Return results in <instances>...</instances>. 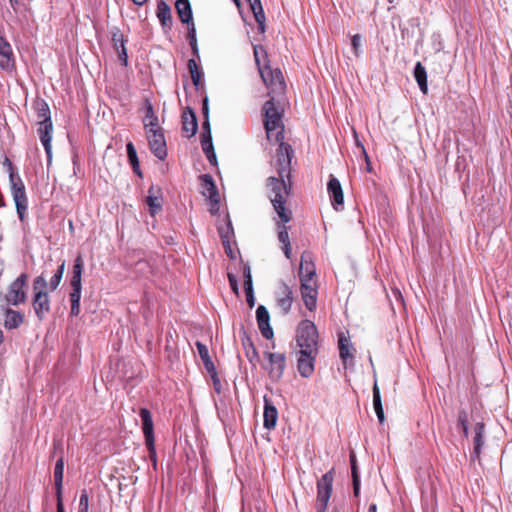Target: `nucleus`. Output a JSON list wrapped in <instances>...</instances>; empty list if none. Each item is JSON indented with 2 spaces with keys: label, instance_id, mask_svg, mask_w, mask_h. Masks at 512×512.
<instances>
[{
  "label": "nucleus",
  "instance_id": "obj_1",
  "mask_svg": "<svg viewBox=\"0 0 512 512\" xmlns=\"http://www.w3.org/2000/svg\"><path fill=\"white\" fill-rule=\"evenodd\" d=\"M268 197L279 219L289 222L292 219V210L286 206L291 193V179L286 177L270 176L266 182Z\"/></svg>",
  "mask_w": 512,
  "mask_h": 512
},
{
  "label": "nucleus",
  "instance_id": "obj_2",
  "mask_svg": "<svg viewBox=\"0 0 512 512\" xmlns=\"http://www.w3.org/2000/svg\"><path fill=\"white\" fill-rule=\"evenodd\" d=\"M33 106L37 116V132L47 154L48 162H50L52 158L51 139L53 131L50 108L47 102L43 99H37Z\"/></svg>",
  "mask_w": 512,
  "mask_h": 512
},
{
  "label": "nucleus",
  "instance_id": "obj_3",
  "mask_svg": "<svg viewBox=\"0 0 512 512\" xmlns=\"http://www.w3.org/2000/svg\"><path fill=\"white\" fill-rule=\"evenodd\" d=\"M263 113L267 139L275 143L280 142L283 140L284 132L282 112L281 109L275 105L273 96L270 100L265 102L263 106Z\"/></svg>",
  "mask_w": 512,
  "mask_h": 512
},
{
  "label": "nucleus",
  "instance_id": "obj_4",
  "mask_svg": "<svg viewBox=\"0 0 512 512\" xmlns=\"http://www.w3.org/2000/svg\"><path fill=\"white\" fill-rule=\"evenodd\" d=\"M142 112V123L149 148L156 157L160 158V142L158 140L160 125L153 106L148 99H145Z\"/></svg>",
  "mask_w": 512,
  "mask_h": 512
},
{
  "label": "nucleus",
  "instance_id": "obj_5",
  "mask_svg": "<svg viewBox=\"0 0 512 512\" xmlns=\"http://www.w3.org/2000/svg\"><path fill=\"white\" fill-rule=\"evenodd\" d=\"M32 307L40 321L44 320L50 312L48 282L43 275L37 276L33 281Z\"/></svg>",
  "mask_w": 512,
  "mask_h": 512
},
{
  "label": "nucleus",
  "instance_id": "obj_6",
  "mask_svg": "<svg viewBox=\"0 0 512 512\" xmlns=\"http://www.w3.org/2000/svg\"><path fill=\"white\" fill-rule=\"evenodd\" d=\"M297 350L319 352V333L315 324L310 320H302L296 328Z\"/></svg>",
  "mask_w": 512,
  "mask_h": 512
},
{
  "label": "nucleus",
  "instance_id": "obj_7",
  "mask_svg": "<svg viewBox=\"0 0 512 512\" xmlns=\"http://www.w3.org/2000/svg\"><path fill=\"white\" fill-rule=\"evenodd\" d=\"M140 417L142 420V430L145 437V445L149 451V458L152 461L153 467L157 469V451L155 447V438L153 433V421L148 409L142 408L140 410Z\"/></svg>",
  "mask_w": 512,
  "mask_h": 512
},
{
  "label": "nucleus",
  "instance_id": "obj_8",
  "mask_svg": "<svg viewBox=\"0 0 512 512\" xmlns=\"http://www.w3.org/2000/svg\"><path fill=\"white\" fill-rule=\"evenodd\" d=\"M333 480V473L329 471L317 481V512H326L332 494Z\"/></svg>",
  "mask_w": 512,
  "mask_h": 512
},
{
  "label": "nucleus",
  "instance_id": "obj_9",
  "mask_svg": "<svg viewBox=\"0 0 512 512\" xmlns=\"http://www.w3.org/2000/svg\"><path fill=\"white\" fill-rule=\"evenodd\" d=\"M260 76L266 86L270 89V94H281L285 90V83L282 72L279 69H271L269 65L260 68Z\"/></svg>",
  "mask_w": 512,
  "mask_h": 512
},
{
  "label": "nucleus",
  "instance_id": "obj_10",
  "mask_svg": "<svg viewBox=\"0 0 512 512\" xmlns=\"http://www.w3.org/2000/svg\"><path fill=\"white\" fill-rule=\"evenodd\" d=\"M279 143L276 151L275 169L280 177H286L289 181L291 178V158L292 149L289 145L285 144L283 140Z\"/></svg>",
  "mask_w": 512,
  "mask_h": 512
},
{
  "label": "nucleus",
  "instance_id": "obj_11",
  "mask_svg": "<svg viewBox=\"0 0 512 512\" xmlns=\"http://www.w3.org/2000/svg\"><path fill=\"white\" fill-rule=\"evenodd\" d=\"M27 279V274L22 273L9 285L7 294L5 296V300L8 304L17 306L26 301L27 295L25 288Z\"/></svg>",
  "mask_w": 512,
  "mask_h": 512
},
{
  "label": "nucleus",
  "instance_id": "obj_12",
  "mask_svg": "<svg viewBox=\"0 0 512 512\" xmlns=\"http://www.w3.org/2000/svg\"><path fill=\"white\" fill-rule=\"evenodd\" d=\"M11 192L16 205L17 213L21 221L24 220L28 207V200L25 192V186L20 178L10 175Z\"/></svg>",
  "mask_w": 512,
  "mask_h": 512
},
{
  "label": "nucleus",
  "instance_id": "obj_13",
  "mask_svg": "<svg viewBox=\"0 0 512 512\" xmlns=\"http://www.w3.org/2000/svg\"><path fill=\"white\" fill-rule=\"evenodd\" d=\"M265 357L269 361V366L266 368L269 378L273 382H278L286 368V356L283 353L265 352Z\"/></svg>",
  "mask_w": 512,
  "mask_h": 512
},
{
  "label": "nucleus",
  "instance_id": "obj_14",
  "mask_svg": "<svg viewBox=\"0 0 512 512\" xmlns=\"http://www.w3.org/2000/svg\"><path fill=\"white\" fill-rule=\"evenodd\" d=\"M319 352L296 350L297 369L304 378H309L315 370V362Z\"/></svg>",
  "mask_w": 512,
  "mask_h": 512
},
{
  "label": "nucleus",
  "instance_id": "obj_15",
  "mask_svg": "<svg viewBox=\"0 0 512 512\" xmlns=\"http://www.w3.org/2000/svg\"><path fill=\"white\" fill-rule=\"evenodd\" d=\"M300 292L305 307L309 311H314L317 306L318 295L316 280L302 279V282H300Z\"/></svg>",
  "mask_w": 512,
  "mask_h": 512
},
{
  "label": "nucleus",
  "instance_id": "obj_16",
  "mask_svg": "<svg viewBox=\"0 0 512 512\" xmlns=\"http://www.w3.org/2000/svg\"><path fill=\"white\" fill-rule=\"evenodd\" d=\"M293 301L294 296L292 289L286 283L282 282L276 292V305L283 315H287L290 312Z\"/></svg>",
  "mask_w": 512,
  "mask_h": 512
},
{
  "label": "nucleus",
  "instance_id": "obj_17",
  "mask_svg": "<svg viewBox=\"0 0 512 512\" xmlns=\"http://www.w3.org/2000/svg\"><path fill=\"white\" fill-rule=\"evenodd\" d=\"M327 191L333 208L340 210L344 204V194L340 181L334 175H330Z\"/></svg>",
  "mask_w": 512,
  "mask_h": 512
},
{
  "label": "nucleus",
  "instance_id": "obj_18",
  "mask_svg": "<svg viewBox=\"0 0 512 512\" xmlns=\"http://www.w3.org/2000/svg\"><path fill=\"white\" fill-rule=\"evenodd\" d=\"M256 320L258 328L262 336L266 339H272L274 336L273 329L270 325V315L267 308L259 305L256 310Z\"/></svg>",
  "mask_w": 512,
  "mask_h": 512
},
{
  "label": "nucleus",
  "instance_id": "obj_19",
  "mask_svg": "<svg viewBox=\"0 0 512 512\" xmlns=\"http://www.w3.org/2000/svg\"><path fill=\"white\" fill-rule=\"evenodd\" d=\"M112 34V45L116 53L118 54V59L123 65H127L128 57L127 51L125 48V39L123 33L116 27H114L111 31Z\"/></svg>",
  "mask_w": 512,
  "mask_h": 512
},
{
  "label": "nucleus",
  "instance_id": "obj_20",
  "mask_svg": "<svg viewBox=\"0 0 512 512\" xmlns=\"http://www.w3.org/2000/svg\"><path fill=\"white\" fill-rule=\"evenodd\" d=\"M14 67L13 52L10 44L0 36V68L12 70Z\"/></svg>",
  "mask_w": 512,
  "mask_h": 512
},
{
  "label": "nucleus",
  "instance_id": "obj_21",
  "mask_svg": "<svg viewBox=\"0 0 512 512\" xmlns=\"http://www.w3.org/2000/svg\"><path fill=\"white\" fill-rule=\"evenodd\" d=\"M201 188H202V194L209 198L212 203L218 204L219 202V195L217 192V188L214 184L213 178L208 175L204 174L201 175Z\"/></svg>",
  "mask_w": 512,
  "mask_h": 512
},
{
  "label": "nucleus",
  "instance_id": "obj_22",
  "mask_svg": "<svg viewBox=\"0 0 512 512\" xmlns=\"http://www.w3.org/2000/svg\"><path fill=\"white\" fill-rule=\"evenodd\" d=\"M316 275L315 266L312 262L310 256L308 254H303L301 256V262L299 267V279L302 282V279H309L310 281H314V277Z\"/></svg>",
  "mask_w": 512,
  "mask_h": 512
},
{
  "label": "nucleus",
  "instance_id": "obj_23",
  "mask_svg": "<svg viewBox=\"0 0 512 512\" xmlns=\"http://www.w3.org/2000/svg\"><path fill=\"white\" fill-rule=\"evenodd\" d=\"M178 335L175 330H168L166 334V352L168 353V360L173 365L179 360V352L177 351V339Z\"/></svg>",
  "mask_w": 512,
  "mask_h": 512
},
{
  "label": "nucleus",
  "instance_id": "obj_24",
  "mask_svg": "<svg viewBox=\"0 0 512 512\" xmlns=\"http://www.w3.org/2000/svg\"><path fill=\"white\" fill-rule=\"evenodd\" d=\"M264 427L268 430L274 429L278 419V411L276 407L265 398L264 405Z\"/></svg>",
  "mask_w": 512,
  "mask_h": 512
},
{
  "label": "nucleus",
  "instance_id": "obj_25",
  "mask_svg": "<svg viewBox=\"0 0 512 512\" xmlns=\"http://www.w3.org/2000/svg\"><path fill=\"white\" fill-rule=\"evenodd\" d=\"M24 322V315L19 311L7 308L5 310L4 327L12 330L17 329Z\"/></svg>",
  "mask_w": 512,
  "mask_h": 512
},
{
  "label": "nucleus",
  "instance_id": "obj_26",
  "mask_svg": "<svg viewBox=\"0 0 512 512\" xmlns=\"http://www.w3.org/2000/svg\"><path fill=\"white\" fill-rule=\"evenodd\" d=\"M277 222V230H278V240L283 244L282 250L287 259L291 258V246L288 235V227L286 226L287 222H282L281 219Z\"/></svg>",
  "mask_w": 512,
  "mask_h": 512
},
{
  "label": "nucleus",
  "instance_id": "obj_27",
  "mask_svg": "<svg viewBox=\"0 0 512 512\" xmlns=\"http://www.w3.org/2000/svg\"><path fill=\"white\" fill-rule=\"evenodd\" d=\"M338 347L340 358L342 359L344 364H347L349 359H353V347L350 342V339L346 337L344 333L339 334Z\"/></svg>",
  "mask_w": 512,
  "mask_h": 512
},
{
  "label": "nucleus",
  "instance_id": "obj_28",
  "mask_svg": "<svg viewBox=\"0 0 512 512\" xmlns=\"http://www.w3.org/2000/svg\"><path fill=\"white\" fill-rule=\"evenodd\" d=\"M177 13L183 23L193 22L192 9L189 0H177L175 3Z\"/></svg>",
  "mask_w": 512,
  "mask_h": 512
},
{
  "label": "nucleus",
  "instance_id": "obj_29",
  "mask_svg": "<svg viewBox=\"0 0 512 512\" xmlns=\"http://www.w3.org/2000/svg\"><path fill=\"white\" fill-rule=\"evenodd\" d=\"M197 119L192 110L188 113L183 114V131L187 134V137H192L197 131Z\"/></svg>",
  "mask_w": 512,
  "mask_h": 512
},
{
  "label": "nucleus",
  "instance_id": "obj_30",
  "mask_svg": "<svg viewBox=\"0 0 512 512\" xmlns=\"http://www.w3.org/2000/svg\"><path fill=\"white\" fill-rule=\"evenodd\" d=\"M414 77L415 80L422 91L423 94L428 93V85H427V72L425 67L420 63L417 62L414 68Z\"/></svg>",
  "mask_w": 512,
  "mask_h": 512
},
{
  "label": "nucleus",
  "instance_id": "obj_31",
  "mask_svg": "<svg viewBox=\"0 0 512 512\" xmlns=\"http://www.w3.org/2000/svg\"><path fill=\"white\" fill-rule=\"evenodd\" d=\"M148 193H149V195L146 198V203L149 207L150 215L153 218V221L151 222V226H152V228L155 229L157 227L155 215L158 211L160 204L158 201V196L154 194V186L150 187Z\"/></svg>",
  "mask_w": 512,
  "mask_h": 512
},
{
  "label": "nucleus",
  "instance_id": "obj_32",
  "mask_svg": "<svg viewBox=\"0 0 512 512\" xmlns=\"http://www.w3.org/2000/svg\"><path fill=\"white\" fill-rule=\"evenodd\" d=\"M485 426L483 423L479 422L475 425L474 431V451H473V457L478 458L481 452V448L484 444L483 440V434H484Z\"/></svg>",
  "mask_w": 512,
  "mask_h": 512
},
{
  "label": "nucleus",
  "instance_id": "obj_33",
  "mask_svg": "<svg viewBox=\"0 0 512 512\" xmlns=\"http://www.w3.org/2000/svg\"><path fill=\"white\" fill-rule=\"evenodd\" d=\"M187 66L191 75L192 82L198 88L202 84L204 73L198 66L195 59H189Z\"/></svg>",
  "mask_w": 512,
  "mask_h": 512
},
{
  "label": "nucleus",
  "instance_id": "obj_34",
  "mask_svg": "<svg viewBox=\"0 0 512 512\" xmlns=\"http://www.w3.org/2000/svg\"><path fill=\"white\" fill-rule=\"evenodd\" d=\"M250 4L251 10L254 14L255 20L259 28L264 32L265 15L260 0H247Z\"/></svg>",
  "mask_w": 512,
  "mask_h": 512
},
{
  "label": "nucleus",
  "instance_id": "obj_35",
  "mask_svg": "<svg viewBox=\"0 0 512 512\" xmlns=\"http://www.w3.org/2000/svg\"><path fill=\"white\" fill-rule=\"evenodd\" d=\"M72 291L70 293L71 301V315L78 316L80 313V299L82 286H71Z\"/></svg>",
  "mask_w": 512,
  "mask_h": 512
},
{
  "label": "nucleus",
  "instance_id": "obj_36",
  "mask_svg": "<svg viewBox=\"0 0 512 512\" xmlns=\"http://www.w3.org/2000/svg\"><path fill=\"white\" fill-rule=\"evenodd\" d=\"M63 473H64V461H63V458H60L56 462V465L54 468V480H55L57 496L62 495Z\"/></svg>",
  "mask_w": 512,
  "mask_h": 512
},
{
  "label": "nucleus",
  "instance_id": "obj_37",
  "mask_svg": "<svg viewBox=\"0 0 512 512\" xmlns=\"http://www.w3.org/2000/svg\"><path fill=\"white\" fill-rule=\"evenodd\" d=\"M373 406L380 423L384 422V411L382 407L380 390L377 382L373 385Z\"/></svg>",
  "mask_w": 512,
  "mask_h": 512
},
{
  "label": "nucleus",
  "instance_id": "obj_38",
  "mask_svg": "<svg viewBox=\"0 0 512 512\" xmlns=\"http://www.w3.org/2000/svg\"><path fill=\"white\" fill-rule=\"evenodd\" d=\"M126 149H127L128 160H129V163L131 164V166L133 168V171L138 176H142V173L140 171L139 160H138V156H137V152H136L135 146L133 145L132 142H128L127 145H126Z\"/></svg>",
  "mask_w": 512,
  "mask_h": 512
},
{
  "label": "nucleus",
  "instance_id": "obj_39",
  "mask_svg": "<svg viewBox=\"0 0 512 512\" xmlns=\"http://www.w3.org/2000/svg\"><path fill=\"white\" fill-rule=\"evenodd\" d=\"M84 262L82 257L79 255L76 257L73 266V276L71 279V286H82L81 275L83 270Z\"/></svg>",
  "mask_w": 512,
  "mask_h": 512
},
{
  "label": "nucleus",
  "instance_id": "obj_40",
  "mask_svg": "<svg viewBox=\"0 0 512 512\" xmlns=\"http://www.w3.org/2000/svg\"><path fill=\"white\" fill-rule=\"evenodd\" d=\"M350 463H351V472H352V480H353V491H354V495L358 496L359 490H360V478H359V474H358V470H357L356 458H355L354 453L350 454Z\"/></svg>",
  "mask_w": 512,
  "mask_h": 512
},
{
  "label": "nucleus",
  "instance_id": "obj_41",
  "mask_svg": "<svg viewBox=\"0 0 512 512\" xmlns=\"http://www.w3.org/2000/svg\"><path fill=\"white\" fill-rule=\"evenodd\" d=\"M64 270H65V262H62V264L58 267L57 272L51 277V279L48 283V288L50 289V291H54L57 289V287L59 286V284L61 282Z\"/></svg>",
  "mask_w": 512,
  "mask_h": 512
},
{
  "label": "nucleus",
  "instance_id": "obj_42",
  "mask_svg": "<svg viewBox=\"0 0 512 512\" xmlns=\"http://www.w3.org/2000/svg\"><path fill=\"white\" fill-rule=\"evenodd\" d=\"M243 277H244L245 293L252 292L253 291L252 275H251L250 266L248 264L244 265Z\"/></svg>",
  "mask_w": 512,
  "mask_h": 512
},
{
  "label": "nucleus",
  "instance_id": "obj_43",
  "mask_svg": "<svg viewBox=\"0 0 512 512\" xmlns=\"http://www.w3.org/2000/svg\"><path fill=\"white\" fill-rule=\"evenodd\" d=\"M254 58H255V62L258 66V70L260 71V68H263V66H261V60H265L267 58V54H266V51L265 49L260 46V45H256L254 46Z\"/></svg>",
  "mask_w": 512,
  "mask_h": 512
},
{
  "label": "nucleus",
  "instance_id": "obj_44",
  "mask_svg": "<svg viewBox=\"0 0 512 512\" xmlns=\"http://www.w3.org/2000/svg\"><path fill=\"white\" fill-rule=\"evenodd\" d=\"M203 364H204V367L206 368L207 372L211 375L213 381H214V384L215 386L217 384H219V379L216 377V370H215V366L211 360V358H208V360H204L203 361Z\"/></svg>",
  "mask_w": 512,
  "mask_h": 512
},
{
  "label": "nucleus",
  "instance_id": "obj_45",
  "mask_svg": "<svg viewBox=\"0 0 512 512\" xmlns=\"http://www.w3.org/2000/svg\"><path fill=\"white\" fill-rule=\"evenodd\" d=\"M351 45H352V50H353L355 56H357V57L360 56V54H361V50H360L361 36L359 34H355L352 36Z\"/></svg>",
  "mask_w": 512,
  "mask_h": 512
},
{
  "label": "nucleus",
  "instance_id": "obj_46",
  "mask_svg": "<svg viewBox=\"0 0 512 512\" xmlns=\"http://www.w3.org/2000/svg\"><path fill=\"white\" fill-rule=\"evenodd\" d=\"M468 413L465 409H460L458 413L457 426L459 428L468 426Z\"/></svg>",
  "mask_w": 512,
  "mask_h": 512
},
{
  "label": "nucleus",
  "instance_id": "obj_47",
  "mask_svg": "<svg viewBox=\"0 0 512 512\" xmlns=\"http://www.w3.org/2000/svg\"><path fill=\"white\" fill-rule=\"evenodd\" d=\"M196 347H197L198 354H199V356H200L202 361L208 360V358H210L209 351H208V348L206 347V345H204L203 343L197 341L196 342Z\"/></svg>",
  "mask_w": 512,
  "mask_h": 512
},
{
  "label": "nucleus",
  "instance_id": "obj_48",
  "mask_svg": "<svg viewBox=\"0 0 512 512\" xmlns=\"http://www.w3.org/2000/svg\"><path fill=\"white\" fill-rule=\"evenodd\" d=\"M79 506H80L79 512H88L89 499H88V494L86 491H82V493H81Z\"/></svg>",
  "mask_w": 512,
  "mask_h": 512
},
{
  "label": "nucleus",
  "instance_id": "obj_49",
  "mask_svg": "<svg viewBox=\"0 0 512 512\" xmlns=\"http://www.w3.org/2000/svg\"><path fill=\"white\" fill-rule=\"evenodd\" d=\"M201 145H202V149H203V152L205 153V155L214 151L212 137L211 138H201Z\"/></svg>",
  "mask_w": 512,
  "mask_h": 512
},
{
  "label": "nucleus",
  "instance_id": "obj_50",
  "mask_svg": "<svg viewBox=\"0 0 512 512\" xmlns=\"http://www.w3.org/2000/svg\"><path fill=\"white\" fill-rule=\"evenodd\" d=\"M211 128H210V122L208 118H205L203 124H202V133L201 138H211Z\"/></svg>",
  "mask_w": 512,
  "mask_h": 512
},
{
  "label": "nucleus",
  "instance_id": "obj_51",
  "mask_svg": "<svg viewBox=\"0 0 512 512\" xmlns=\"http://www.w3.org/2000/svg\"><path fill=\"white\" fill-rule=\"evenodd\" d=\"M188 25H189V27H188L187 38L189 40V43L197 42V39H196V29H195L194 23L190 22V24H188Z\"/></svg>",
  "mask_w": 512,
  "mask_h": 512
},
{
  "label": "nucleus",
  "instance_id": "obj_52",
  "mask_svg": "<svg viewBox=\"0 0 512 512\" xmlns=\"http://www.w3.org/2000/svg\"><path fill=\"white\" fill-rule=\"evenodd\" d=\"M228 280H229V284H230V286H231V289L233 290V292H234L235 294H237V295H238V293H239V288H238V281H237L236 276H235V275H233V274H231V273H229V274H228Z\"/></svg>",
  "mask_w": 512,
  "mask_h": 512
},
{
  "label": "nucleus",
  "instance_id": "obj_53",
  "mask_svg": "<svg viewBox=\"0 0 512 512\" xmlns=\"http://www.w3.org/2000/svg\"><path fill=\"white\" fill-rule=\"evenodd\" d=\"M170 19V8L162 1V26L166 24V19Z\"/></svg>",
  "mask_w": 512,
  "mask_h": 512
},
{
  "label": "nucleus",
  "instance_id": "obj_54",
  "mask_svg": "<svg viewBox=\"0 0 512 512\" xmlns=\"http://www.w3.org/2000/svg\"><path fill=\"white\" fill-rule=\"evenodd\" d=\"M354 137H355V143H356L357 147H359L361 149V152H362L365 160H368V154H367V152H366V150L364 148V145L359 141L357 133H356L355 130H354Z\"/></svg>",
  "mask_w": 512,
  "mask_h": 512
},
{
  "label": "nucleus",
  "instance_id": "obj_55",
  "mask_svg": "<svg viewBox=\"0 0 512 512\" xmlns=\"http://www.w3.org/2000/svg\"><path fill=\"white\" fill-rule=\"evenodd\" d=\"M246 301L250 308L254 307V305H255L254 291L246 293Z\"/></svg>",
  "mask_w": 512,
  "mask_h": 512
},
{
  "label": "nucleus",
  "instance_id": "obj_56",
  "mask_svg": "<svg viewBox=\"0 0 512 512\" xmlns=\"http://www.w3.org/2000/svg\"><path fill=\"white\" fill-rule=\"evenodd\" d=\"M206 157L210 164L215 165L217 163L216 154L214 151L209 154H206Z\"/></svg>",
  "mask_w": 512,
  "mask_h": 512
},
{
  "label": "nucleus",
  "instance_id": "obj_57",
  "mask_svg": "<svg viewBox=\"0 0 512 512\" xmlns=\"http://www.w3.org/2000/svg\"><path fill=\"white\" fill-rule=\"evenodd\" d=\"M202 111H203L205 118H208L209 109H208V98L207 97L203 100Z\"/></svg>",
  "mask_w": 512,
  "mask_h": 512
},
{
  "label": "nucleus",
  "instance_id": "obj_58",
  "mask_svg": "<svg viewBox=\"0 0 512 512\" xmlns=\"http://www.w3.org/2000/svg\"><path fill=\"white\" fill-rule=\"evenodd\" d=\"M57 512H64V507L62 503V495L57 496Z\"/></svg>",
  "mask_w": 512,
  "mask_h": 512
},
{
  "label": "nucleus",
  "instance_id": "obj_59",
  "mask_svg": "<svg viewBox=\"0 0 512 512\" xmlns=\"http://www.w3.org/2000/svg\"><path fill=\"white\" fill-rule=\"evenodd\" d=\"M190 46H191V48H192L193 55H194L196 58H199V49H198L197 42L190 43Z\"/></svg>",
  "mask_w": 512,
  "mask_h": 512
},
{
  "label": "nucleus",
  "instance_id": "obj_60",
  "mask_svg": "<svg viewBox=\"0 0 512 512\" xmlns=\"http://www.w3.org/2000/svg\"><path fill=\"white\" fill-rule=\"evenodd\" d=\"M461 430H462V432H463L464 437H468V435H469V429H468V426L461 427Z\"/></svg>",
  "mask_w": 512,
  "mask_h": 512
},
{
  "label": "nucleus",
  "instance_id": "obj_61",
  "mask_svg": "<svg viewBox=\"0 0 512 512\" xmlns=\"http://www.w3.org/2000/svg\"><path fill=\"white\" fill-rule=\"evenodd\" d=\"M368 512H377V505L371 504L368 508Z\"/></svg>",
  "mask_w": 512,
  "mask_h": 512
},
{
  "label": "nucleus",
  "instance_id": "obj_62",
  "mask_svg": "<svg viewBox=\"0 0 512 512\" xmlns=\"http://www.w3.org/2000/svg\"><path fill=\"white\" fill-rule=\"evenodd\" d=\"M155 14L160 19V3L157 4L156 10H155Z\"/></svg>",
  "mask_w": 512,
  "mask_h": 512
},
{
  "label": "nucleus",
  "instance_id": "obj_63",
  "mask_svg": "<svg viewBox=\"0 0 512 512\" xmlns=\"http://www.w3.org/2000/svg\"><path fill=\"white\" fill-rule=\"evenodd\" d=\"M133 2L137 5H142L146 2V0H133Z\"/></svg>",
  "mask_w": 512,
  "mask_h": 512
},
{
  "label": "nucleus",
  "instance_id": "obj_64",
  "mask_svg": "<svg viewBox=\"0 0 512 512\" xmlns=\"http://www.w3.org/2000/svg\"><path fill=\"white\" fill-rule=\"evenodd\" d=\"M4 340V334H3V331L0 329V344L3 342Z\"/></svg>",
  "mask_w": 512,
  "mask_h": 512
}]
</instances>
